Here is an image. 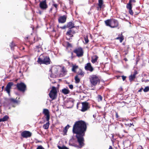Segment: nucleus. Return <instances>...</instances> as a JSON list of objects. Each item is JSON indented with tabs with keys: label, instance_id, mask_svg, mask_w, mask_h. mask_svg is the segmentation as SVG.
I'll list each match as a JSON object with an SVG mask.
<instances>
[{
	"label": "nucleus",
	"instance_id": "nucleus-63",
	"mask_svg": "<svg viewBox=\"0 0 149 149\" xmlns=\"http://www.w3.org/2000/svg\"><path fill=\"white\" fill-rule=\"evenodd\" d=\"M73 52H71V57L72 58H73Z\"/></svg>",
	"mask_w": 149,
	"mask_h": 149
},
{
	"label": "nucleus",
	"instance_id": "nucleus-48",
	"mask_svg": "<svg viewBox=\"0 0 149 149\" xmlns=\"http://www.w3.org/2000/svg\"><path fill=\"white\" fill-rule=\"evenodd\" d=\"M137 149H143V148L142 146L140 145L139 146Z\"/></svg>",
	"mask_w": 149,
	"mask_h": 149
},
{
	"label": "nucleus",
	"instance_id": "nucleus-40",
	"mask_svg": "<svg viewBox=\"0 0 149 149\" xmlns=\"http://www.w3.org/2000/svg\"><path fill=\"white\" fill-rule=\"evenodd\" d=\"M36 149H45L43 147L41 146H38V147Z\"/></svg>",
	"mask_w": 149,
	"mask_h": 149
},
{
	"label": "nucleus",
	"instance_id": "nucleus-15",
	"mask_svg": "<svg viewBox=\"0 0 149 149\" xmlns=\"http://www.w3.org/2000/svg\"><path fill=\"white\" fill-rule=\"evenodd\" d=\"M73 33H72V30L71 29H68V30L66 33V35L68 36L70 38L68 39L67 38L68 40H70V39H71L70 38L73 36L72 34Z\"/></svg>",
	"mask_w": 149,
	"mask_h": 149
},
{
	"label": "nucleus",
	"instance_id": "nucleus-13",
	"mask_svg": "<svg viewBox=\"0 0 149 149\" xmlns=\"http://www.w3.org/2000/svg\"><path fill=\"white\" fill-rule=\"evenodd\" d=\"M19 103V101L16 99L10 98V107L12 106L15 107V106L13 105V104H18Z\"/></svg>",
	"mask_w": 149,
	"mask_h": 149
},
{
	"label": "nucleus",
	"instance_id": "nucleus-59",
	"mask_svg": "<svg viewBox=\"0 0 149 149\" xmlns=\"http://www.w3.org/2000/svg\"><path fill=\"white\" fill-rule=\"evenodd\" d=\"M124 60L125 61H127V60H127V59L126 58H124Z\"/></svg>",
	"mask_w": 149,
	"mask_h": 149
},
{
	"label": "nucleus",
	"instance_id": "nucleus-54",
	"mask_svg": "<svg viewBox=\"0 0 149 149\" xmlns=\"http://www.w3.org/2000/svg\"><path fill=\"white\" fill-rule=\"evenodd\" d=\"M63 149H69L67 147H66L65 146H63Z\"/></svg>",
	"mask_w": 149,
	"mask_h": 149
},
{
	"label": "nucleus",
	"instance_id": "nucleus-38",
	"mask_svg": "<svg viewBox=\"0 0 149 149\" xmlns=\"http://www.w3.org/2000/svg\"><path fill=\"white\" fill-rule=\"evenodd\" d=\"M75 139L73 136H72L71 138L69 141V144H70V143H71V142L72 141V140H74Z\"/></svg>",
	"mask_w": 149,
	"mask_h": 149
},
{
	"label": "nucleus",
	"instance_id": "nucleus-5",
	"mask_svg": "<svg viewBox=\"0 0 149 149\" xmlns=\"http://www.w3.org/2000/svg\"><path fill=\"white\" fill-rule=\"evenodd\" d=\"M16 86L17 89L20 91L24 92L26 90V85L23 82H21L20 83H17Z\"/></svg>",
	"mask_w": 149,
	"mask_h": 149
},
{
	"label": "nucleus",
	"instance_id": "nucleus-44",
	"mask_svg": "<svg viewBox=\"0 0 149 149\" xmlns=\"http://www.w3.org/2000/svg\"><path fill=\"white\" fill-rule=\"evenodd\" d=\"M52 6L55 7L56 9H57L58 6V5L56 3H54L53 4Z\"/></svg>",
	"mask_w": 149,
	"mask_h": 149
},
{
	"label": "nucleus",
	"instance_id": "nucleus-3",
	"mask_svg": "<svg viewBox=\"0 0 149 149\" xmlns=\"http://www.w3.org/2000/svg\"><path fill=\"white\" fill-rule=\"evenodd\" d=\"M91 86H95L97 84H99L100 80L98 77L95 75H92L90 78Z\"/></svg>",
	"mask_w": 149,
	"mask_h": 149
},
{
	"label": "nucleus",
	"instance_id": "nucleus-60",
	"mask_svg": "<svg viewBox=\"0 0 149 149\" xmlns=\"http://www.w3.org/2000/svg\"><path fill=\"white\" fill-rule=\"evenodd\" d=\"M74 140H72V141L71 142V144H73L74 143Z\"/></svg>",
	"mask_w": 149,
	"mask_h": 149
},
{
	"label": "nucleus",
	"instance_id": "nucleus-46",
	"mask_svg": "<svg viewBox=\"0 0 149 149\" xmlns=\"http://www.w3.org/2000/svg\"><path fill=\"white\" fill-rule=\"evenodd\" d=\"M138 74V72L136 70H135L134 72V74H133L136 76V75Z\"/></svg>",
	"mask_w": 149,
	"mask_h": 149
},
{
	"label": "nucleus",
	"instance_id": "nucleus-58",
	"mask_svg": "<svg viewBox=\"0 0 149 149\" xmlns=\"http://www.w3.org/2000/svg\"><path fill=\"white\" fill-rule=\"evenodd\" d=\"M93 117L94 118H95L96 117V115H93Z\"/></svg>",
	"mask_w": 149,
	"mask_h": 149
},
{
	"label": "nucleus",
	"instance_id": "nucleus-29",
	"mask_svg": "<svg viewBox=\"0 0 149 149\" xmlns=\"http://www.w3.org/2000/svg\"><path fill=\"white\" fill-rule=\"evenodd\" d=\"M15 53H13V57L15 59L16 58H18V57H17V54L18 53V52L16 50V51H15Z\"/></svg>",
	"mask_w": 149,
	"mask_h": 149
},
{
	"label": "nucleus",
	"instance_id": "nucleus-6",
	"mask_svg": "<svg viewBox=\"0 0 149 149\" xmlns=\"http://www.w3.org/2000/svg\"><path fill=\"white\" fill-rule=\"evenodd\" d=\"M73 52L76 54L77 56L79 57H82L84 54V51L82 48L80 47L74 49Z\"/></svg>",
	"mask_w": 149,
	"mask_h": 149
},
{
	"label": "nucleus",
	"instance_id": "nucleus-12",
	"mask_svg": "<svg viewBox=\"0 0 149 149\" xmlns=\"http://www.w3.org/2000/svg\"><path fill=\"white\" fill-rule=\"evenodd\" d=\"M66 17L64 15L59 17L58 19V21L59 23H63L66 22Z\"/></svg>",
	"mask_w": 149,
	"mask_h": 149
},
{
	"label": "nucleus",
	"instance_id": "nucleus-62",
	"mask_svg": "<svg viewBox=\"0 0 149 149\" xmlns=\"http://www.w3.org/2000/svg\"><path fill=\"white\" fill-rule=\"evenodd\" d=\"M106 114V113H104V117H104V118H105V117Z\"/></svg>",
	"mask_w": 149,
	"mask_h": 149
},
{
	"label": "nucleus",
	"instance_id": "nucleus-26",
	"mask_svg": "<svg viewBox=\"0 0 149 149\" xmlns=\"http://www.w3.org/2000/svg\"><path fill=\"white\" fill-rule=\"evenodd\" d=\"M78 68V65H73L72 66V72L74 73H76V69Z\"/></svg>",
	"mask_w": 149,
	"mask_h": 149
},
{
	"label": "nucleus",
	"instance_id": "nucleus-8",
	"mask_svg": "<svg viewBox=\"0 0 149 149\" xmlns=\"http://www.w3.org/2000/svg\"><path fill=\"white\" fill-rule=\"evenodd\" d=\"M40 2L39 7L41 9L45 10L47 8L48 6L47 4L46 0H43Z\"/></svg>",
	"mask_w": 149,
	"mask_h": 149
},
{
	"label": "nucleus",
	"instance_id": "nucleus-25",
	"mask_svg": "<svg viewBox=\"0 0 149 149\" xmlns=\"http://www.w3.org/2000/svg\"><path fill=\"white\" fill-rule=\"evenodd\" d=\"M4 91H6L9 95V82L8 83Z\"/></svg>",
	"mask_w": 149,
	"mask_h": 149
},
{
	"label": "nucleus",
	"instance_id": "nucleus-10",
	"mask_svg": "<svg viewBox=\"0 0 149 149\" xmlns=\"http://www.w3.org/2000/svg\"><path fill=\"white\" fill-rule=\"evenodd\" d=\"M43 113L46 116V121H49L50 119V114L48 109H44Z\"/></svg>",
	"mask_w": 149,
	"mask_h": 149
},
{
	"label": "nucleus",
	"instance_id": "nucleus-34",
	"mask_svg": "<svg viewBox=\"0 0 149 149\" xmlns=\"http://www.w3.org/2000/svg\"><path fill=\"white\" fill-rule=\"evenodd\" d=\"M102 97L100 95H98L97 97V100L98 102L102 101Z\"/></svg>",
	"mask_w": 149,
	"mask_h": 149
},
{
	"label": "nucleus",
	"instance_id": "nucleus-30",
	"mask_svg": "<svg viewBox=\"0 0 149 149\" xmlns=\"http://www.w3.org/2000/svg\"><path fill=\"white\" fill-rule=\"evenodd\" d=\"M16 46L13 42L11 43V50H13L15 48V47H16Z\"/></svg>",
	"mask_w": 149,
	"mask_h": 149
},
{
	"label": "nucleus",
	"instance_id": "nucleus-33",
	"mask_svg": "<svg viewBox=\"0 0 149 149\" xmlns=\"http://www.w3.org/2000/svg\"><path fill=\"white\" fill-rule=\"evenodd\" d=\"M143 91L145 92H147L149 91V86L146 87L143 89Z\"/></svg>",
	"mask_w": 149,
	"mask_h": 149
},
{
	"label": "nucleus",
	"instance_id": "nucleus-57",
	"mask_svg": "<svg viewBox=\"0 0 149 149\" xmlns=\"http://www.w3.org/2000/svg\"><path fill=\"white\" fill-rule=\"evenodd\" d=\"M116 77H117V78L118 79V78H119L120 77V76H119V75H117V76H116Z\"/></svg>",
	"mask_w": 149,
	"mask_h": 149
},
{
	"label": "nucleus",
	"instance_id": "nucleus-1",
	"mask_svg": "<svg viewBox=\"0 0 149 149\" xmlns=\"http://www.w3.org/2000/svg\"><path fill=\"white\" fill-rule=\"evenodd\" d=\"M86 129V125L84 121L81 120L76 121L73 126L72 132L73 134H76L75 137L79 145L74 143L73 144L70 143L69 145L79 148L84 146V137L85 135Z\"/></svg>",
	"mask_w": 149,
	"mask_h": 149
},
{
	"label": "nucleus",
	"instance_id": "nucleus-52",
	"mask_svg": "<svg viewBox=\"0 0 149 149\" xmlns=\"http://www.w3.org/2000/svg\"><path fill=\"white\" fill-rule=\"evenodd\" d=\"M129 1H131V3H132V2L135 3L136 2L135 0H129Z\"/></svg>",
	"mask_w": 149,
	"mask_h": 149
},
{
	"label": "nucleus",
	"instance_id": "nucleus-31",
	"mask_svg": "<svg viewBox=\"0 0 149 149\" xmlns=\"http://www.w3.org/2000/svg\"><path fill=\"white\" fill-rule=\"evenodd\" d=\"M74 79L75 80V82L76 83H79L80 81V79L78 78V75H77L75 77Z\"/></svg>",
	"mask_w": 149,
	"mask_h": 149
},
{
	"label": "nucleus",
	"instance_id": "nucleus-27",
	"mask_svg": "<svg viewBox=\"0 0 149 149\" xmlns=\"http://www.w3.org/2000/svg\"><path fill=\"white\" fill-rule=\"evenodd\" d=\"M103 4V0H98V6L100 8V9L102 8V6Z\"/></svg>",
	"mask_w": 149,
	"mask_h": 149
},
{
	"label": "nucleus",
	"instance_id": "nucleus-39",
	"mask_svg": "<svg viewBox=\"0 0 149 149\" xmlns=\"http://www.w3.org/2000/svg\"><path fill=\"white\" fill-rule=\"evenodd\" d=\"M72 104V105H73V102L70 100H68L67 101L66 105H68V104Z\"/></svg>",
	"mask_w": 149,
	"mask_h": 149
},
{
	"label": "nucleus",
	"instance_id": "nucleus-47",
	"mask_svg": "<svg viewBox=\"0 0 149 149\" xmlns=\"http://www.w3.org/2000/svg\"><path fill=\"white\" fill-rule=\"evenodd\" d=\"M116 113V118H118L119 117V116L118 114V112H117L115 111Z\"/></svg>",
	"mask_w": 149,
	"mask_h": 149
},
{
	"label": "nucleus",
	"instance_id": "nucleus-43",
	"mask_svg": "<svg viewBox=\"0 0 149 149\" xmlns=\"http://www.w3.org/2000/svg\"><path fill=\"white\" fill-rule=\"evenodd\" d=\"M141 81H142V82H147L149 81V80L148 79L144 80V79H142L141 80Z\"/></svg>",
	"mask_w": 149,
	"mask_h": 149
},
{
	"label": "nucleus",
	"instance_id": "nucleus-4",
	"mask_svg": "<svg viewBox=\"0 0 149 149\" xmlns=\"http://www.w3.org/2000/svg\"><path fill=\"white\" fill-rule=\"evenodd\" d=\"M49 95L50 97L53 100L55 99L56 98L57 91L56 87L54 86L52 87Z\"/></svg>",
	"mask_w": 149,
	"mask_h": 149
},
{
	"label": "nucleus",
	"instance_id": "nucleus-14",
	"mask_svg": "<svg viewBox=\"0 0 149 149\" xmlns=\"http://www.w3.org/2000/svg\"><path fill=\"white\" fill-rule=\"evenodd\" d=\"M66 25L67 26V28H68L69 29H72L73 28L75 27V26H74V24L72 21L68 22Z\"/></svg>",
	"mask_w": 149,
	"mask_h": 149
},
{
	"label": "nucleus",
	"instance_id": "nucleus-28",
	"mask_svg": "<svg viewBox=\"0 0 149 149\" xmlns=\"http://www.w3.org/2000/svg\"><path fill=\"white\" fill-rule=\"evenodd\" d=\"M136 76L134 75L131 74L129 77V79L130 82H132L135 78Z\"/></svg>",
	"mask_w": 149,
	"mask_h": 149
},
{
	"label": "nucleus",
	"instance_id": "nucleus-50",
	"mask_svg": "<svg viewBox=\"0 0 149 149\" xmlns=\"http://www.w3.org/2000/svg\"><path fill=\"white\" fill-rule=\"evenodd\" d=\"M13 85V83L12 82H10V89L11 88V87Z\"/></svg>",
	"mask_w": 149,
	"mask_h": 149
},
{
	"label": "nucleus",
	"instance_id": "nucleus-49",
	"mask_svg": "<svg viewBox=\"0 0 149 149\" xmlns=\"http://www.w3.org/2000/svg\"><path fill=\"white\" fill-rule=\"evenodd\" d=\"M58 148L59 149H63V146L62 147H61V146H58Z\"/></svg>",
	"mask_w": 149,
	"mask_h": 149
},
{
	"label": "nucleus",
	"instance_id": "nucleus-42",
	"mask_svg": "<svg viewBox=\"0 0 149 149\" xmlns=\"http://www.w3.org/2000/svg\"><path fill=\"white\" fill-rule=\"evenodd\" d=\"M69 87L70 89H72L73 88V85L72 84H70V85H69Z\"/></svg>",
	"mask_w": 149,
	"mask_h": 149
},
{
	"label": "nucleus",
	"instance_id": "nucleus-55",
	"mask_svg": "<svg viewBox=\"0 0 149 149\" xmlns=\"http://www.w3.org/2000/svg\"><path fill=\"white\" fill-rule=\"evenodd\" d=\"M109 149H113V148H112V146H109Z\"/></svg>",
	"mask_w": 149,
	"mask_h": 149
},
{
	"label": "nucleus",
	"instance_id": "nucleus-22",
	"mask_svg": "<svg viewBox=\"0 0 149 149\" xmlns=\"http://www.w3.org/2000/svg\"><path fill=\"white\" fill-rule=\"evenodd\" d=\"M126 8L128 9H132V6L131 1H129V3L127 4Z\"/></svg>",
	"mask_w": 149,
	"mask_h": 149
},
{
	"label": "nucleus",
	"instance_id": "nucleus-41",
	"mask_svg": "<svg viewBox=\"0 0 149 149\" xmlns=\"http://www.w3.org/2000/svg\"><path fill=\"white\" fill-rule=\"evenodd\" d=\"M66 28H67V26L66 24L64 25L63 26L60 27V28L63 29H65Z\"/></svg>",
	"mask_w": 149,
	"mask_h": 149
},
{
	"label": "nucleus",
	"instance_id": "nucleus-51",
	"mask_svg": "<svg viewBox=\"0 0 149 149\" xmlns=\"http://www.w3.org/2000/svg\"><path fill=\"white\" fill-rule=\"evenodd\" d=\"M143 89V88L142 87H141L138 91V92H141L142 91V90Z\"/></svg>",
	"mask_w": 149,
	"mask_h": 149
},
{
	"label": "nucleus",
	"instance_id": "nucleus-21",
	"mask_svg": "<svg viewBox=\"0 0 149 149\" xmlns=\"http://www.w3.org/2000/svg\"><path fill=\"white\" fill-rule=\"evenodd\" d=\"M94 57H92L91 59V62L93 63H95L97 61V59H98V57L97 55H95Z\"/></svg>",
	"mask_w": 149,
	"mask_h": 149
},
{
	"label": "nucleus",
	"instance_id": "nucleus-64",
	"mask_svg": "<svg viewBox=\"0 0 149 149\" xmlns=\"http://www.w3.org/2000/svg\"><path fill=\"white\" fill-rule=\"evenodd\" d=\"M52 8H51L50 9L49 11L50 12L52 11Z\"/></svg>",
	"mask_w": 149,
	"mask_h": 149
},
{
	"label": "nucleus",
	"instance_id": "nucleus-18",
	"mask_svg": "<svg viewBox=\"0 0 149 149\" xmlns=\"http://www.w3.org/2000/svg\"><path fill=\"white\" fill-rule=\"evenodd\" d=\"M62 93L65 95L69 94L70 93V91L69 90L68 87L66 88H64L62 90Z\"/></svg>",
	"mask_w": 149,
	"mask_h": 149
},
{
	"label": "nucleus",
	"instance_id": "nucleus-53",
	"mask_svg": "<svg viewBox=\"0 0 149 149\" xmlns=\"http://www.w3.org/2000/svg\"><path fill=\"white\" fill-rule=\"evenodd\" d=\"M36 47L37 49H39L41 48V46L40 45H38L36 46Z\"/></svg>",
	"mask_w": 149,
	"mask_h": 149
},
{
	"label": "nucleus",
	"instance_id": "nucleus-23",
	"mask_svg": "<svg viewBox=\"0 0 149 149\" xmlns=\"http://www.w3.org/2000/svg\"><path fill=\"white\" fill-rule=\"evenodd\" d=\"M47 121V122L46 123V124H44L43 126V127L45 129H47L49 127V121Z\"/></svg>",
	"mask_w": 149,
	"mask_h": 149
},
{
	"label": "nucleus",
	"instance_id": "nucleus-56",
	"mask_svg": "<svg viewBox=\"0 0 149 149\" xmlns=\"http://www.w3.org/2000/svg\"><path fill=\"white\" fill-rule=\"evenodd\" d=\"M125 125L127 126H128L129 127H130V123H128V124H125Z\"/></svg>",
	"mask_w": 149,
	"mask_h": 149
},
{
	"label": "nucleus",
	"instance_id": "nucleus-37",
	"mask_svg": "<svg viewBox=\"0 0 149 149\" xmlns=\"http://www.w3.org/2000/svg\"><path fill=\"white\" fill-rule=\"evenodd\" d=\"M129 13L130 14L132 15H133V12L132 10V9H129Z\"/></svg>",
	"mask_w": 149,
	"mask_h": 149
},
{
	"label": "nucleus",
	"instance_id": "nucleus-24",
	"mask_svg": "<svg viewBox=\"0 0 149 149\" xmlns=\"http://www.w3.org/2000/svg\"><path fill=\"white\" fill-rule=\"evenodd\" d=\"M70 125H68L66 126L64 129L63 130V132L64 133V134L66 135L67 132L68 131V129L70 127Z\"/></svg>",
	"mask_w": 149,
	"mask_h": 149
},
{
	"label": "nucleus",
	"instance_id": "nucleus-32",
	"mask_svg": "<svg viewBox=\"0 0 149 149\" xmlns=\"http://www.w3.org/2000/svg\"><path fill=\"white\" fill-rule=\"evenodd\" d=\"M78 75L83 76L84 75V72L81 69H80L77 73Z\"/></svg>",
	"mask_w": 149,
	"mask_h": 149
},
{
	"label": "nucleus",
	"instance_id": "nucleus-7",
	"mask_svg": "<svg viewBox=\"0 0 149 149\" xmlns=\"http://www.w3.org/2000/svg\"><path fill=\"white\" fill-rule=\"evenodd\" d=\"M82 107L81 111L82 112H85L87 111L90 108L89 103L86 102H82Z\"/></svg>",
	"mask_w": 149,
	"mask_h": 149
},
{
	"label": "nucleus",
	"instance_id": "nucleus-45",
	"mask_svg": "<svg viewBox=\"0 0 149 149\" xmlns=\"http://www.w3.org/2000/svg\"><path fill=\"white\" fill-rule=\"evenodd\" d=\"M122 79L123 81H125V80L126 78V76H124V75L122 76Z\"/></svg>",
	"mask_w": 149,
	"mask_h": 149
},
{
	"label": "nucleus",
	"instance_id": "nucleus-9",
	"mask_svg": "<svg viewBox=\"0 0 149 149\" xmlns=\"http://www.w3.org/2000/svg\"><path fill=\"white\" fill-rule=\"evenodd\" d=\"M32 135V133L28 131H24L21 133V136L23 138H27L30 137Z\"/></svg>",
	"mask_w": 149,
	"mask_h": 149
},
{
	"label": "nucleus",
	"instance_id": "nucleus-11",
	"mask_svg": "<svg viewBox=\"0 0 149 149\" xmlns=\"http://www.w3.org/2000/svg\"><path fill=\"white\" fill-rule=\"evenodd\" d=\"M85 68L86 70L89 71L91 72H92L94 70L93 68L90 63H88L86 64L85 66Z\"/></svg>",
	"mask_w": 149,
	"mask_h": 149
},
{
	"label": "nucleus",
	"instance_id": "nucleus-19",
	"mask_svg": "<svg viewBox=\"0 0 149 149\" xmlns=\"http://www.w3.org/2000/svg\"><path fill=\"white\" fill-rule=\"evenodd\" d=\"M120 35H118V36L115 39L119 40L120 42H122L124 39L122 33L121 34V36H119Z\"/></svg>",
	"mask_w": 149,
	"mask_h": 149
},
{
	"label": "nucleus",
	"instance_id": "nucleus-61",
	"mask_svg": "<svg viewBox=\"0 0 149 149\" xmlns=\"http://www.w3.org/2000/svg\"><path fill=\"white\" fill-rule=\"evenodd\" d=\"M4 86H3L1 88L2 89V91L4 89Z\"/></svg>",
	"mask_w": 149,
	"mask_h": 149
},
{
	"label": "nucleus",
	"instance_id": "nucleus-16",
	"mask_svg": "<svg viewBox=\"0 0 149 149\" xmlns=\"http://www.w3.org/2000/svg\"><path fill=\"white\" fill-rule=\"evenodd\" d=\"M118 25V21L115 19L112 20L111 27L112 28L116 27Z\"/></svg>",
	"mask_w": 149,
	"mask_h": 149
},
{
	"label": "nucleus",
	"instance_id": "nucleus-17",
	"mask_svg": "<svg viewBox=\"0 0 149 149\" xmlns=\"http://www.w3.org/2000/svg\"><path fill=\"white\" fill-rule=\"evenodd\" d=\"M111 22L112 20L111 19H108L105 21V23L106 26L111 28Z\"/></svg>",
	"mask_w": 149,
	"mask_h": 149
},
{
	"label": "nucleus",
	"instance_id": "nucleus-35",
	"mask_svg": "<svg viewBox=\"0 0 149 149\" xmlns=\"http://www.w3.org/2000/svg\"><path fill=\"white\" fill-rule=\"evenodd\" d=\"M84 40L85 41V43L87 44L89 42V40L88 39V37L87 36H86V37L84 38Z\"/></svg>",
	"mask_w": 149,
	"mask_h": 149
},
{
	"label": "nucleus",
	"instance_id": "nucleus-2",
	"mask_svg": "<svg viewBox=\"0 0 149 149\" xmlns=\"http://www.w3.org/2000/svg\"><path fill=\"white\" fill-rule=\"evenodd\" d=\"M50 60L48 56H43L41 55L38 58L37 62L40 64H42L46 65H49L50 63Z\"/></svg>",
	"mask_w": 149,
	"mask_h": 149
},
{
	"label": "nucleus",
	"instance_id": "nucleus-36",
	"mask_svg": "<svg viewBox=\"0 0 149 149\" xmlns=\"http://www.w3.org/2000/svg\"><path fill=\"white\" fill-rule=\"evenodd\" d=\"M66 46L68 47H72L71 44L68 42H66Z\"/></svg>",
	"mask_w": 149,
	"mask_h": 149
},
{
	"label": "nucleus",
	"instance_id": "nucleus-20",
	"mask_svg": "<svg viewBox=\"0 0 149 149\" xmlns=\"http://www.w3.org/2000/svg\"><path fill=\"white\" fill-rule=\"evenodd\" d=\"M9 118V116L7 115H6L4 116L2 118L0 119V122L3 121L4 122L7 121Z\"/></svg>",
	"mask_w": 149,
	"mask_h": 149
}]
</instances>
